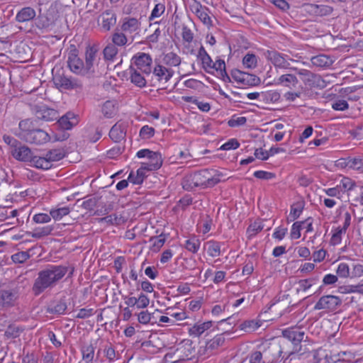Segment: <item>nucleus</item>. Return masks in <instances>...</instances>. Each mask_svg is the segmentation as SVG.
<instances>
[{
  "label": "nucleus",
  "instance_id": "nucleus-1",
  "mask_svg": "<svg viewBox=\"0 0 363 363\" xmlns=\"http://www.w3.org/2000/svg\"><path fill=\"white\" fill-rule=\"evenodd\" d=\"M225 179V175L221 172L205 169L186 174L182 180V186L186 190L197 186L212 187Z\"/></svg>",
  "mask_w": 363,
  "mask_h": 363
},
{
  "label": "nucleus",
  "instance_id": "nucleus-2",
  "mask_svg": "<svg viewBox=\"0 0 363 363\" xmlns=\"http://www.w3.org/2000/svg\"><path fill=\"white\" fill-rule=\"evenodd\" d=\"M67 272L68 267L66 266L49 265L38 273L33 286V292L38 295L45 289L54 287Z\"/></svg>",
  "mask_w": 363,
  "mask_h": 363
},
{
  "label": "nucleus",
  "instance_id": "nucleus-3",
  "mask_svg": "<svg viewBox=\"0 0 363 363\" xmlns=\"http://www.w3.org/2000/svg\"><path fill=\"white\" fill-rule=\"evenodd\" d=\"M281 353L282 350L280 347L277 350L274 347L261 345L257 350L249 355V363H276Z\"/></svg>",
  "mask_w": 363,
  "mask_h": 363
},
{
  "label": "nucleus",
  "instance_id": "nucleus-4",
  "mask_svg": "<svg viewBox=\"0 0 363 363\" xmlns=\"http://www.w3.org/2000/svg\"><path fill=\"white\" fill-rule=\"evenodd\" d=\"M195 354V347L191 340L186 339L179 343L176 349L165 355L167 362L177 363L180 361L191 359Z\"/></svg>",
  "mask_w": 363,
  "mask_h": 363
},
{
  "label": "nucleus",
  "instance_id": "nucleus-5",
  "mask_svg": "<svg viewBox=\"0 0 363 363\" xmlns=\"http://www.w3.org/2000/svg\"><path fill=\"white\" fill-rule=\"evenodd\" d=\"M136 156L145 159L141 164L149 172L159 169L163 163L162 155L159 152L151 151L149 149L140 150Z\"/></svg>",
  "mask_w": 363,
  "mask_h": 363
},
{
  "label": "nucleus",
  "instance_id": "nucleus-6",
  "mask_svg": "<svg viewBox=\"0 0 363 363\" xmlns=\"http://www.w3.org/2000/svg\"><path fill=\"white\" fill-rule=\"evenodd\" d=\"M225 341L224 333L218 334L212 339L207 340L204 345L199 347L198 354L200 357L205 359L215 354Z\"/></svg>",
  "mask_w": 363,
  "mask_h": 363
},
{
  "label": "nucleus",
  "instance_id": "nucleus-7",
  "mask_svg": "<svg viewBox=\"0 0 363 363\" xmlns=\"http://www.w3.org/2000/svg\"><path fill=\"white\" fill-rule=\"evenodd\" d=\"M152 58L150 54L138 52L131 58V68L139 70L143 74L150 75L152 72Z\"/></svg>",
  "mask_w": 363,
  "mask_h": 363
},
{
  "label": "nucleus",
  "instance_id": "nucleus-8",
  "mask_svg": "<svg viewBox=\"0 0 363 363\" xmlns=\"http://www.w3.org/2000/svg\"><path fill=\"white\" fill-rule=\"evenodd\" d=\"M151 74L154 84L166 85L174 75V71L161 63H156L152 69Z\"/></svg>",
  "mask_w": 363,
  "mask_h": 363
},
{
  "label": "nucleus",
  "instance_id": "nucleus-9",
  "mask_svg": "<svg viewBox=\"0 0 363 363\" xmlns=\"http://www.w3.org/2000/svg\"><path fill=\"white\" fill-rule=\"evenodd\" d=\"M191 11L194 13L197 18L205 25L207 28H211L213 26V21L209 16L210 11L208 8L203 6L199 1L192 0L189 4Z\"/></svg>",
  "mask_w": 363,
  "mask_h": 363
},
{
  "label": "nucleus",
  "instance_id": "nucleus-10",
  "mask_svg": "<svg viewBox=\"0 0 363 363\" xmlns=\"http://www.w3.org/2000/svg\"><path fill=\"white\" fill-rule=\"evenodd\" d=\"M123 300L126 307L137 309L146 308L150 304V298L144 293H140L138 297L132 296V294L123 296Z\"/></svg>",
  "mask_w": 363,
  "mask_h": 363
},
{
  "label": "nucleus",
  "instance_id": "nucleus-11",
  "mask_svg": "<svg viewBox=\"0 0 363 363\" xmlns=\"http://www.w3.org/2000/svg\"><path fill=\"white\" fill-rule=\"evenodd\" d=\"M341 304L339 297L333 295L322 296L314 306L315 310H325L334 311Z\"/></svg>",
  "mask_w": 363,
  "mask_h": 363
},
{
  "label": "nucleus",
  "instance_id": "nucleus-12",
  "mask_svg": "<svg viewBox=\"0 0 363 363\" xmlns=\"http://www.w3.org/2000/svg\"><path fill=\"white\" fill-rule=\"evenodd\" d=\"M298 74L303 76L302 80L306 86L311 88H320L323 89L325 86V81L320 75L315 74L307 69H301Z\"/></svg>",
  "mask_w": 363,
  "mask_h": 363
},
{
  "label": "nucleus",
  "instance_id": "nucleus-13",
  "mask_svg": "<svg viewBox=\"0 0 363 363\" xmlns=\"http://www.w3.org/2000/svg\"><path fill=\"white\" fill-rule=\"evenodd\" d=\"M344 223L342 226H339L332 230L333 235L330 238V244L332 245H337L341 243L342 236L345 234L347 229L350 225L351 215L349 212L344 213Z\"/></svg>",
  "mask_w": 363,
  "mask_h": 363
},
{
  "label": "nucleus",
  "instance_id": "nucleus-14",
  "mask_svg": "<svg viewBox=\"0 0 363 363\" xmlns=\"http://www.w3.org/2000/svg\"><path fill=\"white\" fill-rule=\"evenodd\" d=\"M266 57L276 67L280 69H289V61H294L288 55L274 50L267 51Z\"/></svg>",
  "mask_w": 363,
  "mask_h": 363
},
{
  "label": "nucleus",
  "instance_id": "nucleus-15",
  "mask_svg": "<svg viewBox=\"0 0 363 363\" xmlns=\"http://www.w3.org/2000/svg\"><path fill=\"white\" fill-rule=\"evenodd\" d=\"M53 82L57 88L66 90L76 89L82 86L79 80L61 74L55 75L53 77Z\"/></svg>",
  "mask_w": 363,
  "mask_h": 363
},
{
  "label": "nucleus",
  "instance_id": "nucleus-16",
  "mask_svg": "<svg viewBox=\"0 0 363 363\" xmlns=\"http://www.w3.org/2000/svg\"><path fill=\"white\" fill-rule=\"evenodd\" d=\"M99 60L97 50L92 47L87 48L85 52V62H84L86 74L94 72V68L98 65Z\"/></svg>",
  "mask_w": 363,
  "mask_h": 363
},
{
  "label": "nucleus",
  "instance_id": "nucleus-17",
  "mask_svg": "<svg viewBox=\"0 0 363 363\" xmlns=\"http://www.w3.org/2000/svg\"><path fill=\"white\" fill-rule=\"evenodd\" d=\"M35 117L45 121H52L59 118L58 112L53 109L48 108L45 105L38 106L35 108Z\"/></svg>",
  "mask_w": 363,
  "mask_h": 363
},
{
  "label": "nucleus",
  "instance_id": "nucleus-18",
  "mask_svg": "<svg viewBox=\"0 0 363 363\" xmlns=\"http://www.w3.org/2000/svg\"><path fill=\"white\" fill-rule=\"evenodd\" d=\"M274 84L295 90L299 84L297 77L292 74H284L274 79Z\"/></svg>",
  "mask_w": 363,
  "mask_h": 363
},
{
  "label": "nucleus",
  "instance_id": "nucleus-19",
  "mask_svg": "<svg viewBox=\"0 0 363 363\" xmlns=\"http://www.w3.org/2000/svg\"><path fill=\"white\" fill-rule=\"evenodd\" d=\"M51 140L50 135L42 129L35 128L24 141L31 144L43 145Z\"/></svg>",
  "mask_w": 363,
  "mask_h": 363
},
{
  "label": "nucleus",
  "instance_id": "nucleus-20",
  "mask_svg": "<svg viewBox=\"0 0 363 363\" xmlns=\"http://www.w3.org/2000/svg\"><path fill=\"white\" fill-rule=\"evenodd\" d=\"M213 326L211 320L205 322H197L188 328V333L192 337H199L204 335Z\"/></svg>",
  "mask_w": 363,
  "mask_h": 363
},
{
  "label": "nucleus",
  "instance_id": "nucleus-21",
  "mask_svg": "<svg viewBox=\"0 0 363 363\" xmlns=\"http://www.w3.org/2000/svg\"><path fill=\"white\" fill-rule=\"evenodd\" d=\"M284 337L291 341L294 345L300 343L304 338L305 333L299 328L291 327L282 330Z\"/></svg>",
  "mask_w": 363,
  "mask_h": 363
},
{
  "label": "nucleus",
  "instance_id": "nucleus-22",
  "mask_svg": "<svg viewBox=\"0 0 363 363\" xmlns=\"http://www.w3.org/2000/svg\"><path fill=\"white\" fill-rule=\"evenodd\" d=\"M79 123L77 115L68 112L57 121V125L63 130H70Z\"/></svg>",
  "mask_w": 363,
  "mask_h": 363
},
{
  "label": "nucleus",
  "instance_id": "nucleus-23",
  "mask_svg": "<svg viewBox=\"0 0 363 363\" xmlns=\"http://www.w3.org/2000/svg\"><path fill=\"white\" fill-rule=\"evenodd\" d=\"M11 155L17 160L28 162L31 160L32 152L29 147L19 144L11 150Z\"/></svg>",
  "mask_w": 363,
  "mask_h": 363
},
{
  "label": "nucleus",
  "instance_id": "nucleus-24",
  "mask_svg": "<svg viewBox=\"0 0 363 363\" xmlns=\"http://www.w3.org/2000/svg\"><path fill=\"white\" fill-rule=\"evenodd\" d=\"M70 70L77 74L84 75V62L74 53L69 54L67 60Z\"/></svg>",
  "mask_w": 363,
  "mask_h": 363
},
{
  "label": "nucleus",
  "instance_id": "nucleus-25",
  "mask_svg": "<svg viewBox=\"0 0 363 363\" xmlns=\"http://www.w3.org/2000/svg\"><path fill=\"white\" fill-rule=\"evenodd\" d=\"M19 131L16 135L20 139H25L35 129V125L31 119H25L18 124Z\"/></svg>",
  "mask_w": 363,
  "mask_h": 363
},
{
  "label": "nucleus",
  "instance_id": "nucleus-26",
  "mask_svg": "<svg viewBox=\"0 0 363 363\" xmlns=\"http://www.w3.org/2000/svg\"><path fill=\"white\" fill-rule=\"evenodd\" d=\"M125 125L123 123H116L110 130L109 136L112 140L118 143L125 137Z\"/></svg>",
  "mask_w": 363,
  "mask_h": 363
},
{
  "label": "nucleus",
  "instance_id": "nucleus-27",
  "mask_svg": "<svg viewBox=\"0 0 363 363\" xmlns=\"http://www.w3.org/2000/svg\"><path fill=\"white\" fill-rule=\"evenodd\" d=\"M233 77L237 82H241L245 85L254 86L259 82V78L255 75L246 72H238L237 73H234Z\"/></svg>",
  "mask_w": 363,
  "mask_h": 363
},
{
  "label": "nucleus",
  "instance_id": "nucleus-28",
  "mask_svg": "<svg viewBox=\"0 0 363 363\" xmlns=\"http://www.w3.org/2000/svg\"><path fill=\"white\" fill-rule=\"evenodd\" d=\"M17 298V294L14 290L0 291V304L3 306H13Z\"/></svg>",
  "mask_w": 363,
  "mask_h": 363
},
{
  "label": "nucleus",
  "instance_id": "nucleus-29",
  "mask_svg": "<svg viewBox=\"0 0 363 363\" xmlns=\"http://www.w3.org/2000/svg\"><path fill=\"white\" fill-rule=\"evenodd\" d=\"M116 23V14L111 11H106L101 15V27L102 28L108 31Z\"/></svg>",
  "mask_w": 363,
  "mask_h": 363
},
{
  "label": "nucleus",
  "instance_id": "nucleus-30",
  "mask_svg": "<svg viewBox=\"0 0 363 363\" xmlns=\"http://www.w3.org/2000/svg\"><path fill=\"white\" fill-rule=\"evenodd\" d=\"M197 57L201 61L203 68L206 72H211V66L213 62L203 46L200 47L197 54Z\"/></svg>",
  "mask_w": 363,
  "mask_h": 363
},
{
  "label": "nucleus",
  "instance_id": "nucleus-31",
  "mask_svg": "<svg viewBox=\"0 0 363 363\" xmlns=\"http://www.w3.org/2000/svg\"><path fill=\"white\" fill-rule=\"evenodd\" d=\"M147 169L144 168V166L141 164V166L135 173L131 172L128 176V182L133 184H140L143 182L144 179L146 177V173Z\"/></svg>",
  "mask_w": 363,
  "mask_h": 363
},
{
  "label": "nucleus",
  "instance_id": "nucleus-32",
  "mask_svg": "<svg viewBox=\"0 0 363 363\" xmlns=\"http://www.w3.org/2000/svg\"><path fill=\"white\" fill-rule=\"evenodd\" d=\"M164 65L167 67H179L182 63V58L179 55L174 52H169L163 56Z\"/></svg>",
  "mask_w": 363,
  "mask_h": 363
},
{
  "label": "nucleus",
  "instance_id": "nucleus-33",
  "mask_svg": "<svg viewBox=\"0 0 363 363\" xmlns=\"http://www.w3.org/2000/svg\"><path fill=\"white\" fill-rule=\"evenodd\" d=\"M35 11L30 7H25L18 12L16 19L18 22L23 23L33 19Z\"/></svg>",
  "mask_w": 363,
  "mask_h": 363
},
{
  "label": "nucleus",
  "instance_id": "nucleus-34",
  "mask_svg": "<svg viewBox=\"0 0 363 363\" xmlns=\"http://www.w3.org/2000/svg\"><path fill=\"white\" fill-rule=\"evenodd\" d=\"M304 208L303 201H297L291 206L290 213L287 217V221L292 222L299 218Z\"/></svg>",
  "mask_w": 363,
  "mask_h": 363
},
{
  "label": "nucleus",
  "instance_id": "nucleus-35",
  "mask_svg": "<svg viewBox=\"0 0 363 363\" xmlns=\"http://www.w3.org/2000/svg\"><path fill=\"white\" fill-rule=\"evenodd\" d=\"M117 103L114 100H108L104 102L101 106V112L106 118H112L117 111Z\"/></svg>",
  "mask_w": 363,
  "mask_h": 363
},
{
  "label": "nucleus",
  "instance_id": "nucleus-36",
  "mask_svg": "<svg viewBox=\"0 0 363 363\" xmlns=\"http://www.w3.org/2000/svg\"><path fill=\"white\" fill-rule=\"evenodd\" d=\"M262 102L264 104H274L279 101L281 94L277 90L262 91Z\"/></svg>",
  "mask_w": 363,
  "mask_h": 363
},
{
  "label": "nucleus",
  "instance_id": "nucleus-37",
  "mask_svg": "<svg viewBox=\"0 0 363 363\" xmlns=\"http://www.w3.org/2000/svg\"><path fill=\"white\" fill-rule=\"evenodd\" d=\"M70 213V208L69 206H60L52 208L50 210V213L55 220H60L65 216H67Z\"/></svg>",
  "mask_w": 363,
  "mask_h": 363
},
{
  "label": "nucleus",
  "instance_id": "nucleus-38",
  "mask_svg": "<svg viewBox=\"0 0 363 363\" xmlns=\"http://www.w3.org/2000/svg\"><path fill=\"white\" fill-rule=\"evenodd\" d=\"M139 70L135 68L130 69V82L138 87H144L146 85V79L145 77L138 72Z\"/></svg>",
  "mask_w": 363,
  "mask_h": 363
},
{
  "label": "nucleus",
  "instance_id": "nucleus-39",
  "mask_svg": "<svg viewBox=\"0 0 363 363\" xmlns=\"http://www.w3.org/2000/svg\"><path fill=\"white\" fill-rule=\"evenodd\" d=\"M82 361L85 363H93L95 356V348L91 344L84 345L81 350Z\"/></svg>",
  "mask_w": 363,
  "mask_h": 363
},
{
  "label": "nucleus",
  "instance_id": "nucleus-40",
  "mask_svg": "<svg viewBox=\"0 0 363 363\" xmlns=\"http://www.w3.org/2000/svg\"><path fill=\"white\" fill-rule=\"evenodd\" d=\"M140 26V23L135 18H126L124 19L121 28L123 31L127 33L135 32Z\"/></svg>",
  "mask_w": 363,
  "mask_h": 363
},
{
  "label": "nucleus",
  "instance_id": "nucleus-41",
  "mask_svg": "<svg viewBox=\"0 0 363 363\" xmlns=\"http://www.w3.org/2000/svg\"><path fill=\"white\" fill-rule=\"evenodd\" d=\"M201 240L196 236H191L188 240L185 241L184 247L190 252L194 254L197 253L200 249Z\"/></svg>",
  "mask_w": 363,
  "mask_h": 363
},
{
  "label": "nucleus",
  "instance_id": "nucleus-42",
  "mask_svg": "<svg viewBox=\"0 0 363 363\" xmlns=\"http://www.w3.org/2000/svg\"><path fill=\"white\" fill-rule=\"evenodd\" d=\"M125 220V218L121 214L114 213L100 218L99 222L118 225L124 223Z\"/></svg>",
  "mask_w": 363,
  "mask_h": 363
},
{
  "label": "nucleus",
  "instance_id": "nucleus-43",
  "mask_svg": "<svg viewBox=\"0 0 363 363\" xmlns=\"http://www.w3.org/2000/svg\"><path fill=\"white\" fill-rule=\"evenodd\" d=\"M30 162L32 164L38 169H48L51 167V164L49 162L47 157H38L33 156Z\"/></svg>",
  "mask_w": 363,
  "mask_h": 363
},
{
  "label": "nucleus",
  "instance_id": "nucleus-44",
  "mask_svg": "<svg viewBox=\"0 0 363 363\" xmlns=\"http://www.w3.org/2000/svg\"><path fill=\"white\" fill-rule=\"evenodd\" d=\"M311 62L313 65L325 67L331 65L332 60L330 57L325 55H319L311 58Z\"/></svg>",
  "mask_w": 363,
  "mask_h": 363
},
{
  "label": "nucleus",
  "instance_id": "nucleus-45",
  "mask_svg": "<svg viewBox=\"0 0 363 363\" xmlns=\"http://www.w3.org/2000/svg\"><path fill=\"white\" fill-rule=\"evenodd\" d=\"M207 246V253L210 257H216L220 255V245L219 242L210 240L206 243Z\"/></svg>",
  "mask_w": 363,
  "mask_h": 363
},
{
  "label": "nucleus",
  "instance_id": "nucleus-46",
  "mask_svg": "<svg viewBox=\"0 0 363 363\" xmlns=\"http://www.w3.org/2000/svg\"><path fill=\"white\" fill-rule=\"evenodd\" d=\"M100 352L101 350L98 351L97 356H99ZM101 352L109 362H113L118 358V354H116L115 350L111 345H106L104 348L101 350Z\"/></svg>",
  "mask_w": 363,
  "mask_h": 363
},
{
  "label": "nucleus",
  "instance_id": "nucleus-47",
  "mask_svg": "<svg viewBox=\"0 0 363 363\" xmlns=\"http://www.w3.org/2000/svg\"><path fill=\"white\" fill-rule=\"evenodd\" d=\"M53 230V228L50 225L38 228L34 230V231L29 233V235L36 239H40L44 236L50 235Z\"/></svg>",
  "mask_w": 363,
  "mask_h": 363
},
{
  "label": "nucleus",
  "instance_id": "nucleus-48",
  "mask_svg": "<svg viewBox=\"0 0 363 363\" xmlns=\"http://www.w3.org/2000/svg\"><path fill=\"white\" fill-rule=\"evenodd\" d=\"M337 185L340 187L341 192L343 194L345 191L352 190L356 186V183L352 179L344 177Z\"/></svg>",
  "mask_w": 363,
  "mask_h": 363
},
{
  "label": "nucleus",
  "instance_id": "nucleus-49",
  "mask_svg": "<svg viewBox=\"0 0 363 363\" xmlns=\"http://www.w3.org/2000/svg\"><path fill=\"white\" fill-rule=\"evenodd\" d=\"M242 64L245 68L252 69L257 65V57L254 54L247 53L242 59Z\"/></svg>",
  "mask_w": 363,
  "mask_h": 363
},
{
  "label": "nucleus",
  "instance_id": "nucleus-50",
  "mask_svg": "<svg viewBox=\"0 0 363 363\" xmlns=\"http://www.w3.org/2000/svg\"><path fill=\"white\" fill-rule=\"evenodd\" d=\"M260 325L254 320H247L239 325V328L246 333H252L258 329Z\"/></svg>",
  "mask_w": 363,
  "mask_h": 363
},
{
  "label": "nucleus",
  "instance_id": "nucleus-51",
  "mask_svg": "<svg viewBox=\"0 0 363 363\" xmlns=\"http://www.w3.org/2000/svg\"><path fill=\"white\" fill-rule=\"evenodd\" d=\"M336 275L342 279L351 278L350 269L347 263L341 262L336 269Z\"/></svg>",
  "mask_w": 363,
  "mask_h": 363
},
{
  "label": "nucleus",
  "instance_id": "nucleus-52",
  "mask_svg": "<svg viewBox=\"0 0 363 363\" xmlns=\"http://www.w3.org/2000/svg\"><path fill=\"white\" fill-rule=\"evenodd\" d=\"M315 283V279L310 278L300 280L296 290L298 292H306Z\"/></svg>",
  "mask_w": 363,
  "mask_h": 363
},
{
  "label": "nucleus",
  "instance_id": "nucleus-53",
  "mask_svg": "<svg viewBox=\"0 0 363 363\" xmlns=\"http://www.w3.org/2000/svg\"><path fill=\"white\" fill-rule=\"evenodd\" d=\"M263 229V225L260 221H255L249 225L247 229V234L249 238L255 236Z\"/></svg>",
  "mask_w": 363,
  "mask_h": 363
},
{
  "label": "nucleus",
  "instance_id": "nucleus-54",
  "mask_svg": "<svg viewBox=\"0 0 363 363\" xmlns=\"http://www.w3.org/2000/svg\"><path fill=\"white\" fill-rule=\"evenodd\" d=\"M64 152L57 149L52 150L46 154V157L50 163L51 162L59 161L64 157Z\"/></svg>",
  "mask_w": 363,
  "mask_h": 363
},
{
  "label": "nucleus",
  "instance_id": "nucleus-55",
  "mask_svg": "<svg viewBox=\"0 0 363 363\" xmlns=\"http://www.w3.org/2000/svg\"><path fill=\"white\" fill-rule=\"evenodd\" d=\"M152 242L151 249L154 252H158L165 242V238L164 235H160L157 237L153 238L150 240Z\"/></svg>",
  "mask_w": 363,
  "mask_h": 363
},
{
  "label": "nucleus",
  "instance_id": "nucleus-56",
  "mask_svg": "<svg viewBox=\"0 0 363 363\" xmlns=\"http://www.w3.org/2000/svg\"><path fill=\"white\" fill-rule=\"evenodd\" d=\"M52 217L50 213H36L33 216V220L35 223L44 224L51 221Z\"/></svg>",
  "mask_w": 363,
  "mask_h": 363
},
{
  "label": "nucleus",
  "instance_id": "nucleus-57",
  "mask_svg": "<svg viewBox=\"0 0 363 363\" xmlns=\"http://www.w3.org/2000/svg\"><path fill=\"white\" fill-rule=\"evenodd\" d=\"M30 258V255L28 252H18L11 256V259L14 263L23 264Z\"/></svg>",
  "mask_w": 363,
  "mask_h": 363
},
{
  "label": "nucleus",
  "instance_id": "nucleus-58",
  "mask_svg": "<svg viewBox=\"0 0 363 363\" xmlns=\"http://www.w3.org/2000/svg\"><path fill=\"white\" fill-rule=\"evenodd\" d=\"M135 315H137L138 321L143 325H147L152 319V314L147 310L141 311L135 313Z\"/></svg>",
  "mask_w": 363,
  "mask_h": 363
},
{
  "label": "nucleus",
  "instance_id": "nucleus-59",
  "mask_svg": "<svg viewBox=\"0 0 363 363\" xmlns=\"http://www.w3.org/2000/svg\"><path fill=\"white\" fill-rule=\"evenodd\" d=\"M118 53V48L113 44L108 45L104 50V57L113 60Z\"/></svg>",
  "mask_w": 363,
  "mask_h": 363
},
{
  "label": "nucleus",
  "instance_id": "nucleus-60",
  "mask_svg": "<svg viewBox=\"0 0 363 363\" xmlns=\"http://www.w3.org/2000/svg\"><path fill=\"white\" fill-rule=\"evenodd\" d=\"M128 39L123 33H115L112 36L113 45L123 46L127 43Z\"/></svg>",
  "mask_w": 363,
  "mask_h": 363
},
{
  "label": "nucleus",
  "instance_id": "nucleus-61",
  "mask_svg": "<svg viewBox=\"0 0 363 363\" xmlns=\"http://www.w3.org/2000/svg\"><path fill=\"white\" fill-rule=\"evenodd\" d=\"M155 129L152 127L148 125H144L140 130V136L143 139H150L155 135Z\"/></svg>",
  "mask_w": 363,
  "mask_h": 363
},
{
  "label": "nucleus",
  "instance_id": "nucleus-62",
  "mask_svg": "<svg viewBox=\"0 0 363 363\" xmlns=\"http://www.w3.org/2000/svg\"><path fill=\"white\" fill-rule=\"evenodd\" d=\"M212 70H216L219 72L222 76L226 74L225 63L223 60L218 59L212 64Z\"/></svg>",
  "mask_w": 363,
  "mask_h": 363
},
{
  "label": "nucleus",
  "instance_id": "nucleus-63",
  "mask_svg": "<svg viewBox=\"0 0 363 363\" xmlns=\"http://www.w3.org/2000/svg\"><path fill=\"white\" fill-rule=\"evenodd\" d=\"M323 191L327 196L330 197L340 199L342 195L340 187L337 184L335 187L324 189Z\"/></svg>",
  "mask_w": 363,
  "mask_h": 363
},
{
  "label": "nucleus",
  "instance_id": "nucleus-64",
  "mask_svg": "<svg viewBox=\"0 0 363 363\" xmlns=\"http://www.w3.org/2000/svg\"><path fill=\"white\" fill-rule=\"evenodd\" d=\"M303 222H295L291 228L290 237L292 240L298 239L301 237V224Z\"/></svg>",
  "mask_w": 363,
  "mask_h": 363
}]
</instances>
